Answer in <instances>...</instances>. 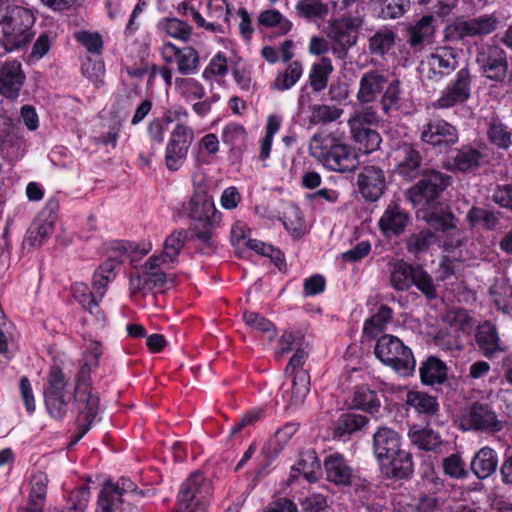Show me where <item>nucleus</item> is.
Masks as SVG:
<instances>
[{
    "label": "nucleus",
    "instance_id": "obj_1",
    "mask_svg": "<svg viewBox=\"0 0 512 512\" xmlns=\"http://www.w3.org/2000/svg\"><path fill=\"white\" fill-rule=\"evenodd\" d=\"M310 155L331 171L345 173L357 169L358 155L337 133L317 132L309 143Z\"/></svg>",
    "mask_w": 512,
    "mask_h": 512
},
{
    "label": "nucleus",
    "instance_id": "obj_2",
    "mask_svg": "<svg viewBox=\"0 0 512 512\" xmlns=\"http://www.w3.org/2000/svg\"><path fill=\"white\" fill-rule=\"evenodd\" d=\"M121 262V259L111 256L104 263H102L95 271L93 276V289L95 294L91 292L90 288L84 283H75L72 287L73 297L78 303L92 314L96 320H104L105 316L99 307V299L105 294L107 284L115 278L116 265Z\"/></svg>",
    "mask_w": 512,
    "mask_h": 512
},
{
    "label": "nucleus",
    "instance_id": "obj_3",
    "mask_svg": "<svg viewBox=\"0 0 512 512\" xmlns=\"http://www.w3.org/2000/svg\"><path fill=\"white\" fill-rule=\"evenodd\" d=\"M35 17L31 10L22 6H14L8 15L0 18L2 30L1 43L6 52L26 47L32 40Z\"/></svg>",
    "mask_w": 512,
    "mask_h": 512
},
{
    "label": "nucleus",
    "instance_id": "obj_4",
    "mask_svg": "<svg viewBox=\"0 0 512 512\" xmlns=\"http://www.w3.org/2000/svg\"><path fill=\"white\" fill-rule=\"evenodd\" d=\"M420 179L408 188L405 196L414 207H430L437 204L443 191L451 185L452 177L435 169H425Z\"/></svg>",
    "mask_w": 512,
    "mask_h": 512
},
{
    "label": "nucleus",
    "instance_id": "obj_5",
    "mask_svg": "<svg viewBox=\"0 0 512 512\" xmlns=\"http://www.w3.org/2000/svg\"><path fill=\"white\" fill-rule=\"evenodd\" d=\"M374 353L381 362L402 376H408L415 370L416 361L411 349L396 336H381L377 340Z\"/></svg>",
    "mask_w": 512,
    "mask_h": 512
},
{
    "label": "nucleus",
    "instance_id": "obj_6",
    "mask_svg": "<svg viewBox=\"0 0 512 512\" xmlns=\"http://www.w3.org/2000/svg\"><path fill=\"white\" fill-rule=\"evenodd\" d=\"M504 423L491 404L481 401H474L463 408L459 416L462 431L496 434L503 430Z\"/></svg>",
    "mask_w": 512,
    "mask_h": 512
},
{
    "label": "nucleus",
    "instance_id": "obj_7",
    "mask_svg": "<svg viewBox=\"0 0 512 512\" xmlns=\"http://www.w3.org/2000/svg\"><path fill=\"white\" fill-rule=\"evenodd\" d=\"M69 379L59 366H52L48 373L47 387L44 390L45 405L54 419L61 420L68 411L70 393L67 389Z\"/></svg>",
    "mask_w": 512,
    "mask_h": 512
},
{
    "label": "nucleus",
    "instance_id": "obj_8",
    "mask_svg": "<svg viewBox=\"0 0 512 512\" xmlns=\"http://www.w3.org/2000/svg\"><path fill=\"white\" fill-rule=\"evenodd\" d=\"M475 62L490 81L503 83L509 76L507 53L498 45L484 43L477 46Z\"/></svg>",
    "mask_w": 512,
    "mask_h": 512
},
{
    "label": "nucleus",
    "instance_id": "obj_9",
    "mask_svg": "<svg viewBox=\"0 0 512 512\" xmlns=\"http://www.w3.org/2000/svg\"><path fill=\"white\" fill-rule=\"evenodd\" d=\"M211 482L199 472L193 473L181 486L176 512H206Z\"/></svg>",
    "mask_w": 512,
    "mask_h": 512
},
{
    "label": "nucleus",
    "instance_id": "obj_10",
    "mask_svg": "<svg viewBox=\"0 0 512 512\" xmlns=\"http://www.w3.org/2000/svg\"><path fill=\"white\" fill-rule=\"evenodd\" d=\"M357 23L353 18H337L329 21L326 34L331 41V51L340 60L346 59L348 51L358 41Z\"/></svg>",
    "mask_w": 512,
    "mask_h": 512
},
{
    "label": "nucleus",
    "instance_id": "obj_11",
    "mask_svg": "<svg viewBox=\"0 0 512 512\" xmlns=\"http://www.w3.org/2000/svg\"><path fill=\"white\" fill-rule=\"evenodd\" d=\"M390 157L396 174L405 180L416 179L426 169L416 144L399 142L392 148Z\"/></svg>",
    "mask_w": 512,
    "mask_h": 512
},
{
    "label": "nucleus",
    "instance_id": "obj_12",
    "mask_svg": "<svg viewBox=\"0 0 512 512\" xmlns=\"http://www.w3.org/2000/svg\"><path fill=\"white\" fill-rule=\"evenodd\" d=\"M193 139L194 133L190 127L184 124L175 126L165 150V163L169 170L177 171L184 164Z\"/></svg>",
    "mask_w": 512,
    "mask_h": 512
},
{
    "label": "nucleus",
    "instance_id": "obj_13",
    "mask_svg": "<svg viewBox=\"0 0 512 512\" xmlns=\"http://www.w3.org/2000/svg\"><path fill=\"white\" fill-rule=\"evenodd\" d=\"M473 75L469 66L461 68L444 88L436 101V107L446 109L466 102L472 91Z\"/></svg>",
    "mask_w": 512,
    "mask_h": 512
},
{
    "label": "nucleus",
    "instance_id": "obj_14",
    "mask_svg": "<svg viewBox=\"0 0 512 512\" xmlns=\"http://www.w3.org/2000/svg\"><path fill=\"white\" fill-rule=\"evenodd\" d=\"M436 19L431 14L423 15L418 20L408 23L403 29L406 45L414 53H421L435 40Z\"/></svg>",
    "mask_w": 512,
    "mask_h": 512
},
{
    "label": "nucleus",
    "instance_id": "obj_15",
    "mask_svg": "<svg viewBox=\"0 0 512 512\" xmlns=\"http://www.w3.org/2000/svg\"><path fill=\"white\" fill-rule=\"evenodd\" d=\"M423 143L437 148L439 152L446 151L458 142V130L443 119H432L425 123L420 132Z\"/></svg>",
    "mask_w": 512,
    "mask_h": 512
},
{
    "label": "nucleus",
    "instance_id": "obj_16",
    "mask_svg": "<svg viewBox=\"0 0 512 512\" xmlns=\"http://www.w3.org/2000/svg\"><path fill=\"white\" fill-rule=\"evenodd\" d=\"M427 66V77L439 81L454 72L459 65V52L451 46H439L422 61Z\"/></svg>",
    "mask_w": 512,
    "mask_h": 512
},
{
    "label": "nucleus",
    "instance_id": "obj_17",
    "mask_svg": "<svg viewBox=\"0 0 512 512\" xmlns=\"http://www.w3.org/2000/svg\"><path fill=\"white\" fill-rule=\"evenodd\" d=\"M326 479L336 486L366 487L367 481L362 479L339 453L327 456L324 460Z\"/></svg>",
    "mask_w": 512,
    "mask_h": 512
},
{
    "label": "nucleus",
    "instance_id": "obj_18",
    "mask_svg": "<svg viewBox=\"0 0 512 512\" xmlns=\"http://www.w3.org/2000/svg\"><path fill=\"white\" fill-rule=\"evenodd\" d=\"M58 209L59 203L56 199L48 200L27 232L26 241L29 245L33 247L41 246L50 237L54 231Z\"/></svg>",
    "mask_w": 512,
    "mask_h": 512
},
{
    "label": "nucleus",
    "instance_id": "obj_19",
    "mask_svg": "<svg viewBox=\"0 0 512 512\" xmlns=\"http://www.w3.org/2000/svg\"><path fill=\"white\" fill-rule=\"evenodd\" d=\"M188 215L201 225L218 227L221 214L215 207L212 197L204 191L193 194L186 207Z\"/></svg>",
    "mask_w": 512,
    "mask_h": 512
},
{
    "label": "nucleus",
    "instance_id": "obj_20",
    "mask_svg": "<svg viewBox=\"0 0 512 512\" xmlns=\"http://www.w3.org/2000/svg\"><path fill=\"white\" fill-rule=\"evenodd\" d=\"M357 185L360 194L366 201L375 202L386 189L385 173L378 166L367 165L358 174Z\"/></svg>",
    "mask_w": 512,
    "mask_h": 512
},
{
    "label": "nucleus",
    "instance_id": "obj_21",
    "mask_svg": "<svg viewBox=\"0 0 512 512\" xmlns=\"http://www.w3.org/2000/svg\"><path fill=\"white\" fill-rule=\"evenodd\" d=\"M387 76L379 70H368L364 72L359 80V89L356 99L359 104H371L383 92L387 85Z\"/></svg>",
    "mask_w": 512,
    "mask_h": 512
},
{
    "label": "nucleus",
    "instance_id": "obj_22",
    "mask_svg": "<svg viewBox=\"0 0 512 512\" xmlns=\"http://www.w3.org/2000/svg\"><path fill=\"white\" fill-rule=\"evenodd\" d=\"M421 218L436 231L449 235L460 234V230L457 228V219L447 207L437 204L426 207L421 212Z\"/></svg>",
    "mask_w": 512,
    "mask_h": 512
},
{
    "label": "nucleus",
    "instance_id": "obj_23",
    "mask_svg": "<svg viewBox=\"0 0 512 512\" xmlns=\"http://www.w3.org/2000/svg\"><path fill=\"white\" fill-rule=\"evenodd\" d=\"M372 448L377 461L387 460L401 450V436L388 427H380L373 435Z\"/></svg>",
    "mask_w": 512,
    "mask_h": 512
},
{
    "label": "nucleus",
    "instance_id": "obj_24",
    "mask_svg": "<svg viewBox=\"0 0 512 512\" xmlns=\"http://www.w3.org/2000/svg\"><path fill=\"white\" fill-rule=\"evenodd\" d=\"M483 160L482 153L468 145L455 149L444 163L449 171L471 172L477 169Z\"/></svg>",
    "mask_w": 512,
    "mask_h": 512
},
{
    "label": "nucleus",
    "instance_id": "obj_25",
    "mask_svg": "<svg viewBox=\"0 0 512 512\" xmlns=\"http://www.w3.org/2000/svg\"><path fill=\"white\" fill-rule=\"evenodd\" d=\"M25 75L17 61L6 63L0 70V94L14 100L18 97Z\"/></svg>",
    "mask_w": 512,
    "mask_h": 512
},
{
    "label": "nucleus",
    "instance_id": "obj_26",
    "mask_svg": "<svg viewBox=\"0 0 512 512\" xmlns=\"http://www.w3.org/2000/svg\"><path fill=\"white\" fill-rule=\"evenodd\" d=\"M378 463L382 474L389 479H408L413 473L412 455L403 449Z\"/></svg>",
    "mask_w": 512,
    "mask_h": 512
},
{
    "label": "nucleus",
    "instance_id": "obj_27",
    "mask_svg": "<svg viewBox=\"0 0 512 512\" xmlns=\"http://www.w3.org/2000/svg\"><path fill=\"white\" fill-rule=\"evenodd\" d=\"M475 341L485 357L491 358L504 351V347L498 336L497 328L489 321H486L477 327Z\"/></svg>",
    "mask_w": 512,
    "mask_h": 512
},
{
    "label": "nucleus",
    "instance_id": "obj_28",
    "mask_svg": "<svg viewBox=\"0 0 512 512\" xmlns=\"http://www.w3.org/2000/svg\"><path fill=\"white\" fill-rule=\"evenodd\" d=\"M498 467L497 452L488 447H482L472 458L470 469L479 480H485L493 475Z\"/></svg>",
    "mask_w": 512,
    "mask_h": 512
},
{
    "label": "nucleus",
    "instance_id": "obj_29",
    "mask_svg": "<svg viewBox=\"0 0 512 512\" xmlns=\"http://www.w3.org/2000/svg\"><path fill=\"white\" fill-rule=\"evenodd\" d=\"M74 401L79 414V421L91 426L99 412V396L92 390H77L74 391Z\"/></svg>",
    "mask_w": 512,
    "mask_h": 512
},
{
    "label": "nucleus",
    "instance_id": "obj_30",
    "mask_svg": "<svg viewBox=\"0 0 512 512\" xmlns=\"http://www.w3.org/2000/svg\"><path fill=\"white\" fill-rule=\"evenodd\" d=\"M409 220L408 214L403 209L397 204H391L381 216L379 226L385 235H399L405 230Z\"/></svg>",
    "mask_w": 512,
    "mask_h": 512
},
{
    "label": "nucleus",
    "instance_id": "obj_31",
    "mask_svg": "<svg viewBox=\"0 0 512 512\" xmlns=\"http://www.w3.org/2000/svg\"><path fill=\"white\" fill-rule=\"evenodd\" d=\"M468 38L484 37L495 32L500 24L496 13L481 14L472 18H464Z\"/></svg>",
    "mask_w": 512,
    "mask_h": 512
},
{
    "label": "nucleus",
    "instance_id": "obj_32",
    "mask_svg": "<svg viewBox=\"0 0 512 512\" xmlns=\"http://www.w3.org/2000/svg\"><path fill=\"white\" fill-rule=\"evenodd\" d=\"M295 12L299 18L309 23H318L328 17L330 6L328 2L319 0H298L295 5Z\"/></svg>",
    "mask_w": 512,
    "mask_h": 512
},
{
    "label": "nucleus",
    "instance_id": "obj_33",
    "mask_svg": "<svg viewBox=\"0 0 512 512\" xmlns=\"http://www.w3.org/2000/svg\"><path fill=\"white\" fill-rule=\"evenodd\" d=\"M421 381L427 385L442 384L447 379L446 364L435 356H430L419 369Z\"/></svg>",
    "mask_w": 512,
    "mask_h": 512
},
{
    "label": "nucleus",
    "instance_id": "obj_34",
    "mask_svg": "<svg viewBox=\"0 0 512 512\" xmlns=\"http://www.w3.org/2000/svg\"><path fill=\"white\" fill-rule=\"evenodd\" d=\"M381 94L380 106L385 115L389 116L392 111L400 109L403 101V90L399 79L388 80Z\"/></svg>",
    "mask_w": 512,
    "mask_h": 512
},
{
    "label": "nucleus",
    "instance_id": "obj_35",
    "mask_svg": "<svg viewBox=\"0 0 512 512\" xmlns=\"http://www.w3.org/2000/svg\"><path fill=\"white\" fill-rule=\"evenodd\" d=\"M367 423L368 418L364 415L354 412L344 413L335 421L333 434L335 437L342 438L360 430Z\"/></svg>",
    "mask_w": 512,
    "mask_h": 512
},
{
    "label": "nucleus",
    "instance_id": "obj_36",
    "mask_svg": "<svg viewBox=\"0 0 512 512\" xmlns=\"http://www.w3.org/2000/svg\"><path fill=\"white\" fill-rule=\"evenodd\" d=\"M298 425L296 423H287L278 429L273 438L263 448V453L269 459H274L289 442L291 437L297 432Z\"/></svg>",
    "mask_w": 512,
    "mask_h": 512
},
{
    "label": "nucleus",
    "instance_id": "obj_37",
    "mask_svg": "<svg viewBox=\"0 0 512 512\" xmlns=\"http://www.w3.org/2000/svg\"><path fill=\"white\" fill-rule=\"evenodd\" d=\"M351 138L363 153L376 151L382 142L380 134L370 127L350 128Z\"/></svg>",
    "mask_w": 512,
    "mask_h": 512
},
{
    "label": "nucleus",
    "instance_id": "obj_38",
    "mask_svg": "<svg viewBox=\"0 0 512 512\" xmlns=\"http://www.w3.org/2000/svg\"><path fill=\"white\" fill-rule=\"evenodd\" d=\"M101 491H107V498L112 499L113 502H117L118 505L122 504V496L127 493L137 494L139 496H144V491L139 490L135 483H133L129 478L121 477L117 483H113L111 481H106L101 489Z\"/></svg>",
    "mask_w": 512,
    "mask_h": 512
},
{
    "label": "nucleus",
    "instance_id": "obj_39",
    "mask_svg": "<svg viewBox=\"0 0 512 512\" xmlns=\"http://www.w3.org/2000/svg\"><path fill=\"white\" fill-rule=\"evenodd\" d=\"M396 33L383 28L373 34L368 40V49L372 55L383 58L385 54L395 45Z\"/></svg>",
    "mask_w": 512,
    "mask_h": 512
},
{
    "label": "nucleus",
    "instance_id": "obj_40",
    "mask_svg": "<svg viewBox=\"0 0 512 512\" xmlns=\"http://www.w3.org/2000/svg\"><path fill=\"white\" fill-rule=\"evenodd\" d=\"M415 267L403 260L397 261L392 269L390 282L392 287L398 291H406L413 284Z\"/></svg>",
    "mask_w": 512,
    "mask_h": 512
},
{
    "label": "nucleus",
    "instance_id": "obj_41",
    "mask_svg": "<svg viewBox=\"0 0 512 512\" xmlns=\"http://www.w3.org/2000/svg\"><path fill=\"white\" fill-rule=\"evenodd\" d=\"M303 67L301 62L292 61L287 68L277 74L271 84V88L277 91H286L291 89L302 77Z\"/></svg>",
    "mask_w": 512,
    "mask_h": 512
},
{
    "label": "nucleus",
    "instance_id": "obj_42",
    "mask_svg": "<svg viewBox=\"0 0 512 512\" xmlns=\"http://www.w3.org/2000/svg\"><path fill=\"white\" fill-rule=\"evenodd\" d=\"M333 69L332 62L328 57H322L319 62L312 65L309 73V83L314 92H320L327 87Z\"/></svg>",
    "mask_w": 512,
    "mask_h": 512
},
{
    "label": "nucleus",
    "instance_id": "obj_43",
    "mask_svg": "<svg viewBox=\"0 0 512 512\" xmlns=\"http://www.w3.org/2000/svg\"><path fill=\"white\" fill-rule=\"evenodd\" d=\"M352 403L355 408L371 414L377 412L381 406L377 393L366 385L355 388Z\"/></svg>",
    "mask_w": 512,
    "mask_h": 512
},
{
    "label": "nucleus",
    "instance_id": "obj_44",
    "mask_svg": "<svg viewBox=\"0 0 512 512\" xmlns=\"http://www.w3.org/2000/svg\"><path fill=\"white\" fill-rule=\"evenodd\" d=\"M381 122V116L376 108L369 104H364L360 108L355 109L348 119L350 128L378 126Z\"/></svg>",
    "mask_w": 512,
    "mask_h": 512
},
{
    "label": "nucleus",
    "instance_id": "obj_45",
    "mask_svg": "<svg viewBox=\"0 0 512 512\" xmlns=\"http://www.w3.org/2000/svg\"><path fill=\"white\" fill-rule=\"evenodd\" d=\"M501 212L473 206L466 219L471 225L481 224L486 230H494L500 223Z\"/></svg>",
    "mask_w": 512,
    "mask_h": 512
},
{
    "label": "nucleus",
    "instance_id": "obj_46",
    "mask_svg": "<svg viewBox=\"0 0 512 512\" xmlns=\"http://www.w3.org/2000/svg\"><path fill=\"white\" fill-rule=\"evenodd\" d=\"M190 240V231L186 229L174 230L165 240L163 246L164 260L175 262L185 243Z\"/></svg>",
    "mask_w": 512,
    "mask_h": 512
},
{
    "label": "nucleus",
    "instance_id": "obj_47",
    "mask_svg": "<svg viewBox=\"0 0 512 512\" xmlns=\"http://www.w3.org/2000/svg\"><path fill=\"white\" fill-rule=\"evenodd\" d=\"M393 311L387 305H381L378 311L368 318L363 327L367 336L375 337L382 332L386 325L392 320Z\"/></svg>",
    "mask_w": 512,
    "mask_h": 512
},
{
    "label": "nucleus",
    "instance_id": "obj_48",
    "mask_svg": "<svg viewBox=\"0 0 512 512\" xmlns=\"http://www.w3.org/2000/svg\"><path fill=\"white\" fill-rule=\"evenodd\" d=\"M48 476L41 471L33 473L29 479L28 501L33 505H45L48 489Z\"/></svg>",
    "mask_w": 512,
    "mask_h": 512
},
{
    "label": "nucleus",
    "instance_id": "obj_49",
    "mask_svg": "<svg viewBox=\"0 0 512 512\" xmlns=\"http://www.w3.org/2000/svg\"><path fill=\"white\" fill-rule=\"evenodd\" d=\"M168 49L174 50L178 64V71L183 75L194 72L199 66V55L193 47L178 48L177 46H168Z\"/></svg>",
    "mask_w": 512,
    "mask_h": 512
},
{
    "label": "nucleus",
    "instance_id": "obj_50",
    "mask_svg": "<svg viewBox=\"0 0 512 512\" xmlns=\"http://www.w3.org/2000/svg\"><path fill=\"white\" fill-rule=\"evenodd\" d=\"M409 438L412 444L425 451H434L442 444L439 434L429 428L410 431Z\"/></svg>",
    "mask_w": 512,
    "mask_h": 512
},
{
    "label": "nucleus",
    "instance_id": "obj_51",
    "mask_svg": "<svg viewBox=\"0 0 512 512\" xmlns=\"http://www.w3.org/2000/svg\"><path fill=\"white\" fill-rule=\"evenodd\" d=\"M310 112V124L317 125L319 123L326 124L338 120L344 111L336 106L316 104L310 106Z\"/></svg>",
    "mask_w": 512,
    "mask_h": 512
},
{
    "label": "nucleus",
    "instance_id": "obj_52",
    "mask_svg": "<svg viewBox=\"0 0 512 512\" xmlns=\"http://www.w3.org/2000/svg\"><path fill=\"white\" fill-rule=\"evenodd\" d=\"M406 403L417 412L433 415L438 409V403L435 397L424 392H409Z\"/></svg>",
    "mask_w": 512,
    "mask_h": 512
},
{
    "label": "nucleus",
    "instance_id": "obj_53",
    "mask_svg": "<svg viewBox=\"0 0 512 512\" xmlns=\"http://www.w3.org/2000/svg\"><path fill=\"white\" fill-rule=\"evenodd\" d=\"M310 376L304 369H298L293 375L292 391L289 403L299 405L303 403L309 392Z\"/></svg>",
    "mask_w": 512,
    "mask_h": 512
},
{
    "label": "nucleus",
    "instance_id": "obj_54",
    "mask_svg": "<svg viewBox=\"0 0 512 512\" xmlns=\"http://www.w3.org/2000/svg\"><path fill=\"white\" fill-rule=\"evenodd\" d=\"M488 139L491 143L501 149H508L512 144V134L508 127L499 120L493 119L487 131Z\"/></svg>",
    "mask_w": 512,
    "mask_h": 512
},
{
    "label": "nucleus",
    "instance_id": "obj_55",
    "mask_svg": "<svg viewBox=\"0 0 512 512\" xmlns=\"http://www.w3.org/2000/svg\"><path fill=\"white\" fill-rule=\"evenodd\" d=\"M412 285L416 286V288L429 300H433L438 297L436 285L434 284L432 276L419 265L415 267Z\"/></svg>",
    "mask_w": 512,
    "mask_h": 512
},
{
    "label": "nucleus",
    "instance_id": "obj_56",
    "mask_svg": "<svg viewBox=\"0 0 512 512\" xmlns=\"http://www.w3.org/2000/svg\"><path fill=\"white\" fill-rule=\"evenodd\" d=\"M444 474L452 479H464L469 471L460 454L453 453L442 460Z\"/></svg>",
    "mask_w": 512,
    "mask_h": 512
},
{
    "label": "nucleus",
    "instance_id": "obj_57",
    "mask_svg": "<svg viewBox=\"0 0 512 512\" xmlns=\"http://www.w3.org/2000/svg\"><path fill=\"white\" fill-rule=\"evenodd\" d=\"M434 240V233L429 230H422L408 237L406 241L407 250L414 255H418L426 252Z\"/></svg>",
    "mask_w": 512,
    "mask_h": 512
},
{
    "label": "nucleus",
    "instance_id": "obj_58",
    "mask_svg": "<svg viewBox=\"0 0 512 512\" xmlns=\"http://www.w3.org/2000/svg\"><path fill=\"white\" fill-rule=\"evenodd\" d=\"M258 21L265 27H274L278 25L282 34L288 33L292 27V23L285 19L277 10H265L261 12Z\"/></svg>",
    "mask_w": 512,
    "mask_h": 512
},
{
    "label": "nucleus",
    "instance_id": "obj_59",
    "mask_svg": "<svg viewBox=\"0 0 512 512\" xmlns=\"http://www.w3.org/2000/svg\"><path fill=\"white\" fill-rule=\"evenodd\" d=\"M468 38L464 24V17L457 18L454 22L447 24L443 29V41L447 43H458Z\"/></svg>",
    "mask_w": 512,
    "mask_h": 512
},
{
    "label": "nucleus",
    "instance_id": "obj_60",
    "mask_svg": "<svg viewBox=\"0 0 512 512\" xmlns=\"http://www.w3.org/2000/svg\"><path fill=\"white\" fill-rule=\"evenodd\" d=\"M164 29L173 38L188 41L191 35V26L177 18H169L164 22Z\"/></svg>",
    "mask_w": 512,
    "mask_h": 512
},
{
    "label": "nucleus",
    "instance_id": "obj_61",
    "mask_svg": "<svg viewBox=\"0 0 512 512\" xmlns=\"http://www.w3.org/2000/svg\"><path fill=\"white\" fill-rule=\"evenodd\" d=\"M443 320L449 325L457 326L462 331L473 326L472 317L465 309L461 308L450 309L444 315Z\"/></svg>",
    "mask_w": 512,
    "mask_h": 512
},
{
    "label": "nucleus",
    "instance_id": "obj_62",
    "mask_svg": "<svg viewBox=\"0 0 512 512\" xmlns=\"http://www.w3.org/2000/svg\"><path fill=\"white\" fill-rule=\"evenodd\" d=\"M304 336L300 331H285L279 339V350L276 356L280 357L293 349L303 346Z\"/></svg>",
    "mask_w": 512,
    "mask_h": 512
},
{
    "label": "nucleus",
    "instance_id": "obj_63",
    "mask_svg": "<svg viewBox=\"0 0 512 512\" xmlns=\"http://www.w3.org/2000/svg\"><path fill=\"white\" fill-rule=\"evenodd\" d=\"M382 14L389 19L403 16L411 6L410 0H381Z\"/></svg>",
    "mask_w": 512,
    "mask_h": 512
},
{
    "label": "nucleus",
    "instance_id": "obj_64",
    "mask_svg": "<svg viewBox=\"0 0 512 512\" xmlns=\"http://www.w3.org/2000/svg\"><path fill=\"white\" fill-rule=\"evenodd\" d=\"M492 200L501 208L512 211V184L497 185L493 190Z\"/></svg>",
    "mask_w": 512,
    "mask_h": 512
}]
</instances>
